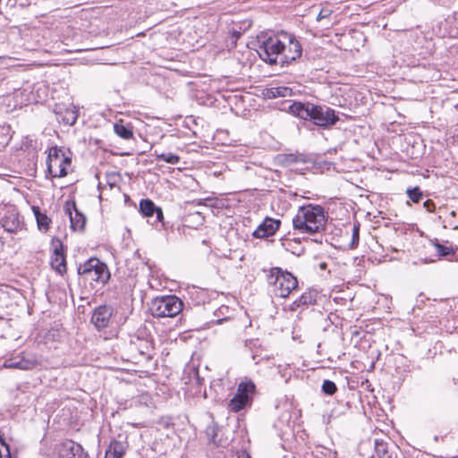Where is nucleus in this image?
<instances>
[{
	"label": "nucleus",
	"mask_w": 458,
	"mask_h": 458,
	"mask_svg": "<svg viewBox=\"0 0 458 458\" xmlns=\"http://www.w3.org/2000/svg\"><path fill=\"white\" fill-rule=\"evenodd\" d=\"M288 108L293 115L305 121H310L318 127L327 128L339 120L335 110L327 106L294 101Z\"/></svg>",
	"instance_id": "1"
},
{
	"label": "nucleus",
	"mask_w": 458,
	"mask_h": 458,
	"mask_svg": "<svg viewBox=\"0 0 458 458\" xmlns=\"http://www.w3.org/2000/svg\"><path fill=\"white\" fill-rule=\"evenodd\" d=\"M326 221L324 208L308 204L299 208L293 218V226L301 233L313 234L324 229Z\"/></svg>",
	"instance_id": "2"
},
{
	"label": "nucleus",
	"mask_w": 458,
	"mask_h": 458,
	"mask_svg": "<svg viewBox=\"0 0 458 458\" xmlns=\"http://www.w3.org/2000/svg\"><path fill=\"white\" fill-rule=\"evenodd\" d=\"M267 283L273 287L276 297L286 298L298 288L297 278L281 267H272L267 275Z\"/></svg>",
	"instance_id": "3"
},
{
	"label": "nucleus",
	"mask_w": 458,
	"mask_h": 458,
	"mask_svg": "<svg viewBox=\"0 0 458 458\" xmlns=\"http://www.w3.org/2000/svg\"><path fill=\"white\" fill-rule=\"evenodd\" d=\"M258 47L257 52L263 61L270 64H280L281 52L284 47L282 41V32L269 37L266 35L259 36Z\"/></svg>",
	"instance_id": "4"
},
{
	"label": "nucleus",
	"mask_w": 458,
	"mask_h": 458,
	"mask_svg": "<svg viewBox=\"0 0 458 458\" xmlns=\"http://www.w3.org/2000/svg\"><path fill=\"white\" fill-rule=\"evenodd\" d=\"M78 274L90 284H105L110 278L107 266L97 258H90L78 267Z\"/></svg>",
	"instance_id": "5"
},
{
	"label": "nucleus",
	"mask_w": 458,
	"mask_h": 458,
	"mask_svg": "<svg viewBox=\"0 0 458 458\" xmlns=\"http://www.w3.org/2000/svg\"><path fill=\"white\" fill-rule=\"evenodd\" d=\"M183 309V301L175 295L155 298L150 306L151 314L156 318H174Z\"/></svg>",
	"instance_id": "6"
},
{
	"label": "nucleus",
	"mask_w": 458,
	"mask_h": 458,
	"mask_svg": "<svg viewBox=\"0 0 458 458\" xmlns=\"http://www.w3.org/2000/svg\"><path fill=\"white\" fill-rule=\"evenodd\" d=\"M72 164V158L65 155L63 148L56 146L49 148L47 159V172L52 177H64L67 167Z\"/></svg>",
	"instance_id": "7"
},
{
	"label": "nucleus",
	"mask_w": 458,
	"mask_h": 458,
	"mask_svg": "<svg viewBox=\"0 0 458 458\" xmlns=\"http://www.w3.org/2000/svg\"><path fill=\"white\" fill-rule=\"evenodd\" d=\"M255 392L256 386L252 381L241 382L238 385L235 395L228 403V410L232 412H238L250 406Z\"/></svg>",
	"instance_id": "8"
},
{
	"label": "nucleus",
	"mask_w": 458,
	"mask_h": 458,
	"mask_svg": "<svg viewBox=\"0 0 458 458\" xmlns=\"http://www.w3.org/2000/svg\"><path fill=\"white\" fill-rule=\"evenodd\" d=\"M282 41L284 42V47L281 52L279 62L280 64L284 66L300 58L302 54V48L300 42L290 33L282 31Z\"/></svg>",
	"instance_id": "9"
},
{
	"label": "nucleus",
	"mask_w": 458,
	"mask_h": 458,
	"mask_svg": "<svg viewBox=\"0 0 458 458\" xmlns=\"http://www.w3.org/2000/svg\"><path fill=\"white\" fill-rule=\"evenodd\" d=\"M359 454L364 458H392L387 444L379 439H366L359 445Z\"/></svg>",
	"instance_id": "10"
},
{
	"label": "nucleus",
	"mask_w": 458,
	"mask_h": 458,
	"mask_svg": "<svg viewBox=\"0 0 458 458\" xmlns=\"http://www.w3.org/2000/svg\"><path fill=\"white\" fill-rule=\"evenodd\" d=\"M64 212L70 218V227L72 231H83L86 225V216L78 210L76 203L73 200H68L64 203Z\"/></svg>",
	"instance_id": "11"
},
{
	"label": "nucleus",
	"mask_w": 458,
	"mask_h": 458,
	"mask_svg": "<svg viewBox=\"0 0 458 458\" xmlns=\"http://www.w3.org/2000/svg\"><path fill=\"white\" fill-rule=\"evenodd\" d=\"M4 229L8 233H17L21 230L23 222L14 208H8L0 218Z\"/></svg>",
	"instance_id": "12"
},
{
	"label": "nucleus",
	"mask_w": 458,
	"mask_h": 458,
	"mask_svg": "<svg viewBox=\"0 0 458 458\" xmlns=\"http://www.w3.org/2000/svg\"><path fill=\"white\" fill-rule=\"evenodd\" d=\"M58 453L61 458H87L88 456L82 446L72 440L63 442Z\"/></svg>",
	"instance_id": "13"
},
{
	"label": "nucleus",
	"mask_w": 458,
	"mask_h": 458,
	"mask_svg": "<svg viewBox=\"0 0 458 458\" xmlns=\"http://www.w3.org/2000/svg\"><path fill=\"white\" fill-rule=\"evenodd\" d=\"M113 315V309L107 305H101L96 308L91 316V322L98 329L106 328Z\"/></svg>",
	"instance_id": "14"
},
{
	"label": "nucleus",
	"mask_w": 458,
	"mask_h": 458,
	"mask_svg": "<svg viewBox=\"0 0 458 458\" xmlns=\"http://www.w3.org/2000/svg\"><path fill=\"white\" fill-rule=\"evenodd\" d=\"M280 224L279 220L267 217L252 234L255 238H266L274 235L279 229Z\"/></svg>",
	"instance_id": "15"
},
{
	"label": "nucleus",
	"mask_w": 458,
	"mask_h": 458,
	"mask_svg": "<svg viewBox=\"0 0 458 458\" xmlns=\"http://www.w3.org/2000/svg\"><path fill=\"white\" fill-rule=\"evenodd\" d=\"M319 293L315 289H308L301 295L296 299L290 306L291 310H296L299 308L306 309L310 305L317 303Z\"/></svg>",
	"instance_id": "16"
},
{
	"label": "nucleus",
	"mask_w": 458,
	"mask_h": 458,
	"mask_svg": "<svg viewBox=\"0 0 458 458\" xmlns=\"http://www.w3.org/2000/svg\"><path fill=\"white\" fill-rule=\"evenodd\" d=\"M140 212L143 216L152 217L156 215V219L154 223L162 222L164 219L163 211L161 208H158L155 205V203L149 199H141L140 202Z\"/></svg>",
	"instance_id": "17"
},
{
	"label": "nucleus",
	"mask_w": 458,
	"mask_h": 458,
	"mask_svg": "<svg viewBox=\"0 0 458 458\" xmlns=\"http://www.w3.org/2000/svg\"><path fill=\"white\" fill-rule=\"evenodd\" d=\"M51 267L60 275H64L66 272V260L62 246L55 249L51 258Z\"/></svg>",
	"instance_id": "18"
},
{
	"label": "nucleus",
	"mask_w": 458,
	"mask_h": 458,
	"mask_svg": "<svg viewBox=\"0 0 458 458\" xmlns=\"http://www.w3.org/2000/svg\"><path fill=\"white\" fill-rule=\"evenodd\" d=\"M265 98L268 99L286 98L293 96V89L285 86L271 87L263 91Z\"/></svg>",
	"instance_id": "19"
},
{
	"label": "nucleus",
	"mask_w": 458,
	"mask_h": 458,
	"mask_svg": "<svg viewBox=\"0 0 458 458\" xmlns=\"http://www.w3.org/2000/svg\"><path fill=\"white\" fill-rule=\"evenodd\" d=\"M131 344L140 355L150 357L149 352L152 351L153 346L148 340L135 336L131 338Z\"/></svg>",
	"instance_id": "20"
},
{
	"label": "nucleus",
	"mask_w": 458,
	"mask_h": 458,
	"mask_svg": "<svg viewBox=\"0 0 458 458\" xmlns=\"http://www.w3.org/2000/svg\"><path fill=\"white\" fill-rule=\"evenodd\" d=\"M55 114L59 122L68 125L74 124L78 118L77 111L74 107L65 108L64 110L60 108L59 110H55Z\"/></svg>",
	"instance_id": "21"
},
{
	"label": "nucleus",
	"mask_w": 458,
	"mask_h": 458,
	"mask_svg": "<svg viewBox=\"0 0 458 458\" xmlns=\"http://www.w3.org/2000/svg\"><path fill=\"white\" fill-rule=\"evenodd\" d=\"M34 216L36 217L38 228L41 232H47L50 228L51 219L38 207H32Z\"/></svg>",
	"instance_id": "22"
},
{
	"label": "nucleus",
	"mask_w": 458,
	"mask_h": 458,
	"mask_svg": "<svg viewBox=\"0 0 458 458\" xmlns=\"http://www.w3.org/2000/svg\"><path fill=\"white\" fill-rule=\"evenodd\" d=\"M125 454V445L120 441H112L106 451L105 458H122Z\"/></svg>",
	"instance_id": "23"
},
{
	"label": "nucleus",
	"mask_w": 458,
	"mask_h": 458,
	"mask_svg": "<svg viewBox=\"0 0 458 458\" xmlns=\"http://www.w3.org/2000/svg\"><path fill=\"white\" fill-rule=\"evenodd\" d=\"M153 156L158 161H164L171 165H177L180 161V157L174 153H159L157 149L154 150Z\"/></svg>",
	"instance_id": "24"
},
{
	"label": "nucleus",
	"mask_w": 458,
	"mask_h": 458,
	"mask_svg": "<svg viewBox=\"0 0 458 458\" xmlns=\"http://www.w3.org/2000/svg\"><path fill=\"white\" fill-rule=\"evenodd\" d=\"M4 366L10 369H30L32 368L33 363L24 359H20L19 360L11 359L5 361Z\"/></svg>",
	"instance_id": "25"
},
{
	"label": "nucleus",
	"mask_w": 458,
	"mask_h": 458,
	"mask_svg": "<svg viewBox=\"0 0 458 458\" xmlns=\"http://www.w3.org/2000/svg\"><path fill=\"white\" fill-rule=\"evenodd\" d=\"M114 132L123 140H130L133 137V132L131 127L116 123L114 125Z\"/></svg>",
	"instance_id": "26"
},
{
	"label": "nucleus",
	"mask_w": 458,
	"mask_h": 458,
	"mask_svg": "<svg viewBox=\"0 0 458 458\" xmlns=\"http://www.w3.org/2000/svg\"><path fill=\"white\" fill-rule=\"evenodd\" d=\"M431 242L432 245L435 247V250L437 252L438 257H448L449 255L454 254V250L451 247L439 243L437 239L431 241Z\"/></svg>",
	"instance_id": "27"
},
{
	"label": "nucleus",
	"mask_w": 458,
	"mask_h": 458,
	"mask_svg": "<svg viewBox=\"0 0 458 458\" xmlns=\"http://www.w3.org/2000/svg\"><path fill=\"white\" fill-rule=\"evenodd\" d=\"M219 430V428H218V425L212 421L211 424H209L207 428H206V435L207 437H208V439L213 442V443H216V437H217V432Z\"/></svg>",
	"instance_id": "28"
},
{
	"label": "nucleus",
	"mask_w": 458,
	"mask_h": 458,
	"mask_svg": "<svg viewBox=\"0 0 458 458\" xmlns=\"http://www.w3.org/2000/svg\"><path fill=\"white\" fill-rule=\"evenodd\" d=\"M322 391L327 395H333L337 391V386L335 382L327 379L322 384Z\"/></svg>",
	"instance_id": "29"
},
{
	"label": "nucleus",
	"mask_w": 458,
	"mask_h": 458,
	"mask_svg": "<svg viewBox=\"0 0 458 458\" xmlns=\"http://www.w3.org/2000/svg\"><path fill=\"white\" fill-rule=\"evenodd\" d=\"M360 225L354 224L352 229V241L350 243V248L354 249L358 246L360 241Z\"/></svg>",
	"instance_id": "30"
},
{
	"label": "nucleus",
	"mask_w": 458,
	"mask_h": 458,
	"mask_svg": "<svg viewBox=\"0 0 458 458\" xmlns=\"http://www.w3.org/2000/svg\"><path fill=\"white\" fill-rule=\"evenodd\" d=\"M406 192L409 198L415 203L419 202L422 198V192L420 191L419 187L408 189Z\"/></svg>",
	"instance_id": "31"
},
{
	"label": "nucleus",
	"mask_w": 458,
	"mask_h": 458,
	"mask_svg": "<svg viewBox=\"0 0 458 458\" xmlns=\"http://www.w3.org/2000/svg\"><path fill=\"white\" fill-rule=\"evenodd\" d=\"M0 458H12L9 445L0 437Z\"/></svg>",
	"instance_id": "32"
},
{
	"label": "nucleus",
	"mask_w": 458,
	"mask_h": 458,
	"mask_svg": "<svg viewBox=\"0 0 458 458\" xmlns=\"http://www.w3.org/2000/svg\"><path fill=\"white\" fill-rule=\"evenodd\" d=\"M332 12L328 8H322L317 16V21H319L323 19L328 18Z\"/></svg>",
	"instance_id": "33"
},
{
	"label": "nucleus",
	"mask_w": 458,
	"mask_h": 458,
	"mask_svg": "<svg viewBox=\"0 0 458 458\" xmlns=\"http://www.w3.org/2000/svg\"><path fill=\"white\" fill-rule=\"evenodd\" d=\"M423 206L428 212H433L435 210V203L431 199H427L423 203Z\"/></svg>",
	"instance_id": "34"
},
{
	"label": "nucleus",
	"mask_w": 458,
	"mask_h": 458,
	"mask_svg": "<svg viewBox=\"0 0 458 458\" xmlns=\"http://www.w3.org/2000/svg\"><path fill=\"white\" fill-rule=\"evenodd\" d=\"M238 458H250V456L247 454H243L242 455L239 456Z\"/></svg>",
	"instance_id": "35"
},
{
	"label": "nucleus",
	"mask_w": 458,
	"mask_h": 458,
	"mask_svg": "<svg viewBox=\"0 0 458 458\" xmlns=\"http://www.w3.org/2000/svg\"><path fill=\"white\" fill-rule=\"evenodd\" d=\"M195 375H196V380H197V382H198V383H199V376H198V373H197V372H195Z\"/></svg>",
	"instance_id": "36"
}]
</instances>
